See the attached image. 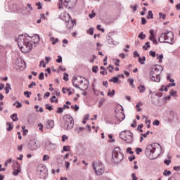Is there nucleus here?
<instances>
[{
  "mask_svg": "<svg viewBox=\"0 0 180 180\" xmlns=\"http://www.w3.org/2000/svg\"><path fill=\"white\" fill-rule=\"evenodd\" d=\"M40 41V37L34 34L33 37L20 35L17 39L18 46L22 53H30L33 49V44H37Z\"/></svg>",
  "mask_w": 180,
  "mask_h": 180,
  "instance_id": "obj_1",
  "label": "nucleus"
},
{
  "mask_svg": "<svg viewBox=\"0 0 180 180\" xmlns=\"http://www.w3.org/2000/svg\"><path fill=\"white\" fill-rule=\"evenodd\" d=\"M145 154L149 160H155L161 154V146L159 143H153L147 146Z\"/></svg>",
  "mask_w": 180,
  "mask_h": 180,
  "instance_id": "obj_2",
  "label": "nucleus"
},
{
  "mask_svg": "<svg viewBox=\"0 0 180 180\" xmlns=\"http://www.w3.org/2000/svg\"><path fill=\"white\" fill-rule=\"evenodd\" d=\"M72 81L73 86H75V88H77L78 89H81V87L79 86L81 84H84V86L86 88H87L88 85H89V81H88V79L79 76L73 77Z\"/></svg>",
  "mask_w": 180,
  "mask_h": 180,
  "instance_id": "obj_3",
  "label": "nucleus"
},
{
  "mask_svg": "<svg viewBox=\"0 0 180 180\" xmlns=\"http://www.w3.org/2000/svg\"><path fill=\"white\" fill-rule=\"evenodd\" d=\"M124 155L120 148H115L112 151V161L114 164H118L123 160Z\"/></svg>",
  "mask_w": 180,
  "mask_h": 180,
  "instance_id": "obj_4",
  "label": "nucleus"
},
{
  "mask_svg": "<svg viewBox=\"0 0 180 180\" xmlns=\"http://www.w3.org/2000/svg\"><path fill=\"white\" fill-rule=\"evenodd\" d=\"M158 41H160V43H169V44H173L174 34L172 32L163 33L159 37Z\"/></svg>",
  "mask_w": 180,
  "mask_h": 180,
  "instance_id": "obj_5",
  "label": "nucleus"
},
{
  "mask_svg": "<svg viewBox=\"0 0 180 180\" xmlns=\"http://www.w3.org/2000/svg\"><path fill=\"white\" fill-rule=\"evenodd\" d=\"M120 137L127 143V144H131L134 139H133L134 136L131 131L127 130V131H122L120 134Z\"/></svg>",
  "mask_w": 180,
  "mask_h": 180,
  "instance_id": "obj_6",
  "label": "nucleus"
},
{
  "mask_svg": "<svg viewBox=\"0 0 180 180\" xmlns=\"http://www.w3.org/2000/svg\"><path fill=\"white\" fill-rule=\"evenodd\" d=\"M64 124L63 129L65 130H71L74 127V119L71 115H66L63 117Z\"/></svg>",
  "mask_w": 180,
  "mask_h": 180,
  "instance_id": "obj_7",
  "label": "nucleus"
},
{
  "mask_svg": "<svg viewBox=\"0 0 180 180\" xmlns=\"http://www.w3.org/2000/svg\"><path fill=\"white\" fill-rule=\"evenodd\" d=\"M93 169H94L96 175H102L105 172V167L101 162L92 163Z\"/></svg>",
  "mask_w": 180,
  "mask_h": 180,
  "instance_id": "obj_8",
  "label": "nucleus"
},
{
  "mask_svg": "<svg viewBox=\"0 0 180 180\" xmlns=\"http://www.w3.org/2000/svg\"><path fill=\"white\" fill-rule=\"evenodd\" d=\"M39 147H40V143H39V141H37L34 139L30 141L28 143V148L31 151H34V150H37V148H39Z\"/></svg>",
  "mask_w": 180,
  "mask_h": 180,
  "instance_id": "obj_9",
  "label": "nucleus"
},
{
  "mask_svg": "<svg viewBox=\"0 0 180 180\" xmlns=\"http://www.w3.org/2000/svg\"><path fill=\"white\" fill-rule=\"evenodd\" d=\"M150 78L154 82H160L161 78L160 77V75L157 74L156 72H153V70L150 71Z\"/></svg>",
  "mask_w": 180,
  "mask_h": 180,
  "instance_id": "obj_10",
  "label": "nucleus"
},
{
  "mask_svg": "<svg viewBox=\"0 0 180 180\" xmlns=\"http://www.w3.org/2000/svg\"><path fill=\"white\" fill-rule=\"evenodd\" d=\"M76 4L77 0H65L63 5L65 8H69V9H70V8L75 6Z\"/></svg>",
  "mask_w": 180,
  "mask_h": 180,
  "instance_id": "obj_11",
  "label": "nucleus"
},
{
  "mask_svg": "<svg viewBox=\"0 0 180 180\" xmlns=\"http://www.w3.org/2000/svg\"><path fill=\"white\" fill-rule=\"evenodd\" d=\"M15 65L20 68H26V63L20 58H17L15 61Z\"/></svg>",
  "mask_w": 180,
  "mask_h": 180,
  "instance_id": "obj_12",
  "label": "nucleus"
},
{
  "mask_svg": "<svg viewBox=\"0 0 180 180\" xmlns=\"http://www.w3.org/2000/svg\"><path fill=\"white\" fill-rule=\"evenodd\" d=\"M46 174H47V168H46L45 166H43L42 168L39 169L40 178L41 179H44V178L47 176Z\"/></svg>",
  "mask_w": 180,
  "mask_h": 180,
  "instance_id": "obj_13",
  "label": "nucleus"
},
{
  "mask_svg": "<svg viewBox=\"0 0 180 180\" xmlns=\"http://www.w3.org/2000/svg\"><path fill=\"white\" fill-rule=\"evenodd\" d=\"M162 70H164L162 66H161L160 65H155V68L152 70V71H153L156 74L160 75L161 72H162Z\"/></svg>",
  "mask_w": 180,
  "mask_h": 180,
  "instance_id": "obj_14",
  "label": "nucleus"
},
{
  "mask_svg": "<svg viewBox=\"0 0 180 180\" xmlns=\"http://www.w3.org/2000/svg\"><path fill=\"white\" fill-rule=\"evenodd\" d=\"M115 117L117 119V120H119V122H122V120H124L126 116L123 112H119L115 114Z\"/></svg>",
  "mask_w": 180,
  "mask_h": 180,
  "instance_id": "obj_15",
  "label": "nucleus"
},
{
  "mask_svg": "<svg viewBox=\"0 0 180 180\" xmlns=\"http://www.w3.org/2000/svg\"><path fill=\"white\" fill-rule=\"evenodd\" d=\"M150 34L149 40L153 41V44H157V39H155V35H154V30H150Z\"/></svg>",
  "mask_w": 180,
  "mask_h": 180,
  "instance_id": "obj_16",
  "label": "nucleus"
},
{
  "mask_svg": "<svg viewBox=\"0 0 180 180\" xmlns=\"http://www.w3.org/2000/svg\"><path fill=\"white\" fill-rule=\"evenodd\" d=\"M107 43H108V44H112V46H117V44H119L118 41H115V39H113V38L110 37H108L107 39Z\"/></svg>",
  "mask_w": 180,
  "mask_h": 180,
  "instance_id": "obj_17",
  "label": "nucleus"
},
{
  "mask_svg": "<svg viewBox=\"0 0 180 180\" xmlns=\"http://www.w3.org/2000/svg\"><path fill=\"white\" fill-rule=\"evenodd\" d=\"M62 20H64L65 22H68V20H71V16H70V14L68 13H63L61 15Z\"/></svg>",
  "mask_w": 180,
  "mask_h": 180,
  "instance_id": "obj_18",
  "label": "nucleus"
},
{
  "mask_svg": "<svg viewBox=\"0 0 180 180\" xmlns=\"http://www.w3.org/2000/svg\"><path fill=\"white\" fill-rule=\"evenodd\" d=\"M74 22H75V20H72V18H70V20H68V22H65L66 26L68 27V29H72V27H74Z\"/></svg>",
  "mask_w": 180,
  "mask_h": 180,
  "instance_id": "obj_19",
  "label": "nucleus"
},
{
  "mask_svg": "<svg viewBox=\"0 0 180 180\" xmlns=\"http://www.w3.org/2000/svg\"><path fill=\"white\" fill-rule=\"evenodd\" d=\"M46 126L48 129H53V127H54V121L49 120L46 122Z\"/></svg>",
  "mask_w": 180,
  "mask_h": 180,
  "instance_id": "obj_20",
  "label": "nucleus"
},
{
  "mask_svg": "<svg viewBox=\"0 0 180 180\" xmlns=\"http://www.w3.org/2000/svg\"><path fill=\"white\" fill-rule=\"evenodd\" d=\"M138 89H139L140 94H144V92H146V86L144 85H141V84L138 86Z\"/></svg>",
  "mask_w": 180,
  "mask_h": 180,
  "instance_id": "obj_21",
  "label": "nucleus"
},
{
  "mask_svg": "<svg viewBox=\"0 0 180 180\" xmlns=\"http://www.w3.org/2000/svg\"><path fill=\"white\" fill-rule=\"evenodd\" d=\"M13 169H15V170H22L20 169V165H19V163H18V162H15L13 163Z\"/></svg>",
  "mask_w": 180,
  "mask_h": 180,
  "instance_id": "obj_22",
  "label": "nucleus"
},
{
  "mask_svg": "<svg viewBox=\"0 0 180 180\" xmlns=\"http://www.w3.org/2000/svg\"><path fill=\"white\" fill-rule=\"evenodd\" d=\"M13 106H15L17 109H20L22 108V103L19 101H15L14 103H13Z\"/></svg>",
  "mask_w": 180,
  "mask_h": 180,
  "instance_id": "obj_23",
  "label": "nucleus"
},
{
  "mask_svg": "<svg viewBox=\"0 0 180 180\" xmlns=\"http://www.w3.org/2000/svg\"><path fill=\"white\" fill-rule=\"evenodd\" d=\"M11 90H12V87H11V84L7 83L5 87L6 94H9V91Z\"/></svg>",
  "mask_w": 180,
  "mask_h": 180,
  "instance_id": "obj_24",
  "label": "nucleus"
},
{
  "mask_svg": "<svg viewBox=\"0 0 180 180\" xmlns=\"http://www.w3.org/2000/svg\"><path fill=\"white\" fill-rule=\"evenodd\" d=\"M11 119H12L13 122H18V120H19V119L18 118V114H12L11 115Z\"/></svg>",
  "mask_w": 180,
  "mask_h": 180,
  "instance_id": "obj_25",
  "label": "nucleus"
},
{
  "mask_svg": "<svg viewBox=\"0 0 180 180\" xmlns=\"http://www.w3.org/2000/svg\"><path fill=\"white\" fill-rule=\"evenodd\" d=\"M50 41H52L53 45L57 44V43H58V41H59L58 39H57V38L55 39L53 37H50Z\"/></svg>",
  "mask_w": 180,
  "mask_h": 180,
  "instance_id": "obj_26",
  "label": "nucleus"
},
{
  "mask_svg": "<svg viewBox=\"0 0 180 180\" xmlns=\"http://www.w3.org/2000/svg\"><path fill=\"white\" fill-rule=\"evenodd\" d=\"M140 106H143L142 102H139L136 105L137 112H141V108H140Z\"/></svg>",
  "mask_w": 180,
  "mask_h": 180,
  "instance_id": "obj_27",
  "label": "nucleus"
},
{
  "mask_svg": "<svg viewBox=\"0 0 180 180\" xmlns=\"http://www.w3.org/2000/svg\"><path fill=\"white\" fill-rule=\"evenodd\" d=\"M109 81L110 82H113V84H117V82H119V78H117V77H113Z\"/></svg>",
  "mask_w": 180,
  "mask_h": 180,
  "instance_id": "obj_28",
  "label": "nucleus"
},
{
  "mask_svg": "<svg viewBox=\"0 0 180 180\" xmlns=\"http://www.w3.org/2000/svg\"><path fill=\"white\" fill-rule=\"evenodd\" d=\"M7 124H8V127L6 129L7 131H11V130L13 129V123L8 122Z\"/></svg>",
  "mask_w": 180,
  "mask_h": 180,
  "instance_id": "obj_29",
  "label": "nucleus"
},
{
  "mask_svg": "<svg viewBox=\"0 0 180 180\" xmlns=\"http://www.w3.org/2000/svg\"><path fill=\"white\" fill-rule=\"evenodd\" d=\"M27 8H30V11H27V15H30V13H32V11H33V7H32V4H27Z\"/></svg>",
  "mask_w": 180,
  "mask_h": 180,
  "instance_id": "obj_30",
  "label": "nucleus"
},
{
  "mask_svg": "<svg viewBox=\"0 0 180 180\" xmlns=\"http://www.w3.org/2000/svg\"><path fill=\"white\" fill-rule=\"evenodd\" d=\"M128 81L130 86H131V88H134V79L133 78H129Z\"/></svg>",
  "mask_w": 180,
  "mask_h": 180,
  "instance_id": "obj_31",
  "label": "nucleus"
},
{
  "mask_svg": "<svg viewBox=\"0 0 180 180\" xmlns=\"http://www.w3.org/2000/svg\"><path fill=\"white\" fill-rule=\"evenodd\" d=\"M147 19H154V16L153 15V11H149L148 12Z\"/></svg>",
  "mask_w": 180,
  "mask_h": 180,
  "instance_id": "obj_32",
  "label": "nucleus"
},
{
  "mask_svg": "<svg viewBox=\"0 0 180 180\" xmlns=\"http://www.w3.org/2000/svg\"><path fill=\"white\" fill-rule=\"evenodd\" d=\"M82 88L80 89L81 91H86V89H88V88L89 87V84H87V87H85V86L84 85V83H80V86Z\"/></svg>",
  "mask_w": 180,
  "mask_h": 180,
  "instance_id": "obj_33",
  "label": "nucleus"
},
{
  "mask_svg": "<svg viewBox=\"0 0 180 180\" xmlns=\"http://www.w3.org/2000/svg\"><path fill=\"white\" fill-rule=\"evenodd\" d=\"M54 102H56V103H58V100L57 99V97H56V96H53L51 98V103H54Z\"/></svg>",
  "mask_w": 180,
  "mask_h": 180,
  "instance_id": "obj_34",
  "label": "nucleus"
},
{
  "mask_svg": "<svg viewBox=\"0 0 180 180\" xmlns=\"http://www.w3.org/2000/svg\"><path fill=\"white\" fill-rule=\"evenodd\" d=\"M151 46L150 45V42H146L145 45L143 46V50H148Z\"/></svg>",
  "mask_w": 180,
  "mask_h": 180,
  "instance_id": "obj_35",
  "label": "nucleus"
},
{
  "mask_svg": "<svg viewBox=\"0 0 180 180\" xmlns=\"http://www.w3.org/2000/svg\"><path fill=\"white\" fill-rule=\"evenodd\" d=\"M115 90H109L108 92V96H110L112 98V96H115Z\"/></svg>",
  "mask_w": 180,
  "mask_h": 180,
  "instance_id": "obj_36",
  "label": "nucleus"
},
{
  "mask_svg": "<svg viewBox=\"0 0 180 180\" xmlns=\"http://www.w3.org/2000/svg\"><path fill=\"white\" fill-rule=\"evenodd\" d=\"M138 37L141 40H144V39H146V34H144V33L141 32V34H139Z\"/></svg>",
  "mask_w": 180,
  "mask_h": 180,
  "instance_id": "obj_37",
  "label": "nucleus"
},
{
  "mask_svg": "<svg viewBox=\"0 0 180 180\" xmlns=\"http://www.w3.org/2000/svg\"><path fill=\"white\" fill-rule=\"evenodd\" d=\"M163 175L165 176H169V175H171V171L165 170L163 172Z\"/></svg>",
  "mask_w": 180,
  "mask_h": 180,
  "instance_id": "obj_38",
  "label": "nucleus"
},
{
  "mask_svg": "<svg viewBox=\"0 0 180 180\" xmlns=\"http://www.w3.org/2000/svg\"><path fill=\"white\" fill-rule=\"evenodd\" d=\"M162 58H164V55L160 54V55H157V59L159 60V63H161L162 60Z\"/></svg>",
  "mask_w": 180,
  "mask_h": 180,
  "instance_id": "obj_39",
  "label": "nucleus"
},
{
  "mask_svg": "<svg viewBox=\"0 0 180 180\" xmlns=\"http://www.w3.org/2000/svg\"><path fill=\"white\" fill-rule=\"evenodd\" d=\"M22 170H16V169H13V175H14L15 176L19 175V173L21 172Z\"/></svg>",
  "mask_w": 180,
  "mask_h": 180,
  "instance_id": "obj_40",
  "label": "nucleus"
},
{
  "mask_svg": "<svg viewBox=\"0 0 180 180\" xmlns=\"http://www.w3.org/2000/svg\"><path fill=\"white\" fill-rule=\"evenodd\" d=\"M130 8L134 11V12H136V11H137V8H139V5L137 4H136L135 6L131 5Z\"/></svg>",
  "mask_w": 180,
  "mask_h": 180,
  "instance_id": "obj_41",
  "label": "nucleus"
},
{
  "mask_svg": "<svg viewBox=\"0 0 180 180\" xmlns=\"http://www.w3.org/2000/svg\"><path fill=\"white\" fill-rule=\"evenodd\" d=\"M145 62H146V58L144 56L143 58H139L140 64L144 65Z\"/></svg>",
  "mask_w": 180,
  "mask_h": 180,
  "instance_id": "obj_42",
  "label": "nucleus"
},
{
  "mask_svg": "<svg viewBox=\"0 0 180 180\" xmlns=\"http://www.w3.org/2000/svg\"><path fill=\"white\" fill-rule=\"evenodd\" d=\"M24 95H25V96H26V98H30V96L32 95V92H30L27 91H25Z\"/></svg>",
  "mask_w": 180,
  "mask_h": 180,
  "instance_id": "obj_43",
  "label": "nucleus"
},
{
  "mask_svg": "<svg viewBox=\"0 0 180 180\" xmlns=\"http://www.w3.org/2000/svg\"><path fill=\"white\" fill-rule=\"evenodd\" d=\"M49 160H50V156H49L48 155H44L43 156V158H42L43 161H49Z\"/></svg>",
  "mask_w": 180,
  "mask_h": 180,
  "instance_id": "obj_44",
  "label": "nucleus"
},
{
  "mask_svg": "<svg viewBox=\"0 0 180 180\" xmlns=\"http://www.w3.org/2000/svg\"><path fill=\"white\" fill-rule=\"evenodd\" d=\"M88 34H91V36H94V28H90L87 30Z\"/></svg>",
  "mask_w": 180,
  "mask_h": 180,
  "instance_id": "obj_45",
  "label": "nucleus"
},
{
  "mask_svg": "<svg viewBox=\"0 0 180 180\" xmlns=\"http://www.w3.org/2000/svg\"><path fill=\"white\" fill-rule=\"evenodd\" d=\"M39 79H40V81H43V79H44V72H41L39 74Z\"/></svg>",
  "mask_w": 180,
  "mask_h": 180,
  "instance_id": "obj_46",
  "label": "nucleus"
},
{
  "mask_svg": "<svg viewBox=\"0 0 180 180\" xmlns=\"http://www.w3.org/2000/svg\"><path fill=\"white\" fill-rule=\"evenodd\" d=\"M72 109H74L76 112L79 110V107L77 105H71Z\"/></svg>",
  "mask_w": 180,
  "mask_h": 180,
  "instance_id": "obj_47",
  "label": "nucleus"
},
{
  "mask_svg": "<svg viewBox=\"0 0 180 180\" xmlns=\"http://www.w3.org/2000/svg\"><path fill=\"white\" fill-rule=\"evenodd\" d=\"M114 69H115V68L112 65H110L108 68L109 72H113Z\"/></svg>",
  "mask_w": 180,
  "mask_h": 180,
  "instance_id": "obj_48",
  "label": "nucleus"
},
{
  "mask_svg": "<svg viewBox=\"0 0 180 180\" xmlns=\"http://www.w3.org/2000/svg\"><path fill=\"white\" fill-rule=\"evenodd\" d=\"M96 46L97 47L96 48V50H97V51H99V50H101V48L102 47V44H101V43L99 42H97Z\"/></svg>",
  "mask_w": 180,
  "mask_h": 180,
  "instance_id": "obj_49",
  "label": "nucleus"
},
{
  "mask_svg": "<svg viewBox=\"0 0 180 180\" xmlns=\"http://www.w3.org/2000/svg\"><path fill=\"white\" fill-rule=\"evenodd\" d=\"M63 79H64V81H68V73H66V72H65L64 74H63Z\"/></svg>",
  "mask_w": 180,
  "mask_h": 180,
  "instance_id": "obj_50",
  "label": "nucleus"
},
{
  "mask_svg": "<svg viewBox=\"0 0 180 180\" xmlns=\"http://www.w3.org/2000/svg\"><path fill=\"white\" fill-rule=\"evenodd\" d=\"M143 124H139V125H138V127H137V130H139V131L141 132V133H143V129H143Z\"/></svg>",
  "mask_w": 180,
  "mask_h": 180,
  "instance_id": "obj_51",
  "label": "nucleus"
},
{
  "mask_svg": "<svg viewBox=\"0 0 180 180\" xmlns=\"http://www.w3.org/2000/svg\"><path fill=\"white\" fill-rule=\"evenodd\" d=\"M56 63H63V58L61 57V56H58V59H56Z\"/></svg>",
  "mask_w": 180,
  "mask_h": 180,
  "instance_id": "obj_52",
  "label": "nucleus"
},
{
  "mask_svg": "<svg viewBox=\"0 0 180 180\" xmlns=\"http://www.w3.org/2000/svg\"><path fill=\"white\" fill-rule=\"evenodd\" d=\"M39 67H43V68H46V63H44V60H41L39 63Z\"/></svg>",
  "mask_w": 180,
  "mask_h": 180,
  "instance_id": "obj_53",
  "label": "nucleus"
},
{
  "mask_svg": "<svg viewBox=\"0 0 180 180\" xmlns=\"http://www.w3.org/2000/svg\"><path fill=\"white\" fill-rule=\"evenodd\" d=\"M143 151V149H141V148H136V154L139 155V154H140V153H141Z\"/></svg>",
  "mask_w": 180,
  "mask_h": 180,
  "instance_id": "obj_54",
  "label": "nucleus"
},
{
  "mask_svg": "<svg viewBox=\"0 0 180 180\" xmlns=\"http://www.w3.org/2000/svg\"><path fill=\"white\" fill-rule=\"evenodd\" d=\"M153 126H160V122L158 120H155L153 122Z\"/></svg>",
  "mask_w": 180,
  "mask_h": 180,
  "instance_id": "obj_55",
  "label": "nucleus"
},
{
  "mask_svg": "<svg viewBox=\"0 0 180 180\" xmlns=\"http://www.w3.org/2000/svg\"><path fill=\"white\" fill-rule=\"evenodd\" d=\"M92 72H95V74H96V72H98V66H94L92 68Z\"/></svg>",
  "mask_w": 180,
  "mask_h": 180,
  "instance_id": "obj_56",
  "label": "nucleus"
},
{
  "mask_svg": "<svg viewBox=\"0 0 180 180\" xmlns=\"http://www.w3.org/2000/svg\"><path fill=\"white\" fill-rule=\"evenodd\" d=\"M159 16L162 19H165V18H167V15L165 14H162V13H159Z\"/></svg>",
  "mask_w": 180,
  "mask_h": 180,
  "instance_id": "obj_57",
  "label": "nucleus"
},
{
  "mask_svg": "<svg viewBox=\"0 0 180 180\" xmlns=\"http://www.w3.org/2000/svg\"><path fill=\"white\" fill-rule=\"evenodd\" d=\"M63 151H70V146H63Z\"/></svg>",
  "mask_w": 180,
  "mask_h": 180,
  "instance_id": "obj_58",
  "label": "nucleus"
},
{
  "mask_svg": "<svg viewBox=\"0 0 180 180\" xmlns=\"http://www.w3.org/2000/svg\"><path fill=\"white\" fill-rule=\"evenodd\" d=\"M38 127H39V130H40L41 131H43V124L41 123L38 124Z\"/></svg>",
  "mask_w": 180,
  "mask_h": 180,
  "instance_id": "obj_59",
  "label": "nucleus"
},
{
  "mask_svg": "<svg viewBox=\"0 0 180 180\" xmlns=\"http://www.w3.org/2000/svg\"><path fill=\"white\" fill-rule=\"evenodd\" d=\"M46 108L48 110H53V108L51 107V105H49V104H46Z\"/></svg>",
  "mask_w": 180,
  "mask_h": 180,
  "instance_id": "obj_60",
  "label": "nucleus"
},
{
  "mask_svg": "<svg viewBox=\"0 0 180 180\" xmlns=\"http://www.w3.org/2000/svg\"><path fill=\"white\" fill-rule=\"evenodd\" d=\"M164 164H165L166 165H169V164H171V160H165L164 161Z\"/></svg>",
  "mask_w": 180,
  "mask_h": 180,
  "instance_id": "obj_61",
  "label": "nucleus"
},
{
  "mask_svg": "<svg viewBox=\"0 0 180 180\" xmlns=\"http://www.w3.org/2000/svg\"><path fill=\"white\" fill-rule=\"evenodd\" d=\"M149 54H150V56H151V57H155V51H150L149 52Z\"/></svg>",
  "mask_w": 180,
  "mask_h": 180,
  "instance_id": "obj_62",
  "label": "nucleus"
},
{
  "mask_svg": "<svg viewBox=\"0 0 180 180\" xmlns=\"http://www.w3.org/2000/svg\"><path fill=\"white\" fill-rule=\"evenodd\" d=\"M65 140H68V137L66 135H63L62 136V141H65Z\"/></svg>",
  "mask_w": 180,
  "mask_h": 180,
  "instance_id": "obj_63",
  "label": "nucleus"
},
{
  "mask_svg": "<svg viewBox=\"0 0 180 180\" xmlns=\"http://www.w3.org/2000/svg\"><path fill=\"white\" fill-rule=\"evenodd\" d=\"M127 153H129V154H133V151H131V148H127Z\"/></svg>",
  "mask_w": 180,
  "mask_h": 180,
  "instance_id": "obj_64",
  "label": "nucleus"
}]
</instances>
